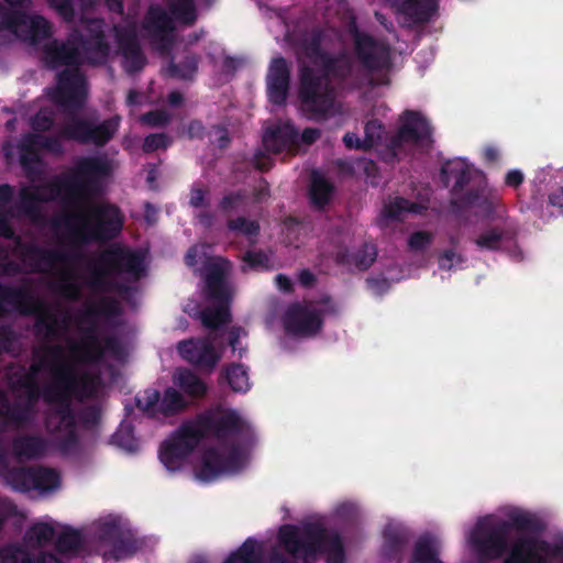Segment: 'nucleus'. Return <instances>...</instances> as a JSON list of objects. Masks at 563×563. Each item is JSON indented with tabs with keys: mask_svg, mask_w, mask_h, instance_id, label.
<instances>
[{
	"mask_svg": "<svg viewBox=\"0 0 563 563\" xmlns=\"http://www.w3.org/2000/svg\"><path fill=\"white\" fill-rule=\"evenodd\" d=\"M47 2L66 22L74 21L75 9L73 0H47Z\"/></svg>",
	"mask_w": 563,
	"mask_h": 563,
	"instance_id": "nucleus-62",
	"label": "nucleus"
},
{
	"mask_svg": "<svg viewBox=\"0 0 563 563\" xmlns=\"http://www.w3.org/2000/svg\"><path fill=\"white\" fill-rule=\"evenodd\" d=\"M252 427L231 408L216 406L205 409L194 418L185 420L158 450V457L166 470L181 468L187 457L205 439H214L222 444L231 440L249 438Z\"/></svg>",
	"mask_w": 563,
	"mask_h": 563,
	"instance_id": "nucleus-3",
	"label": "nucleus"
},
{
	"mask_svg": "<svg viewBox=\"0 0 563 563\" xmlns=\"http://www.w3.org/2000/svg\"><path fill=\"white\" fill-rule=\"evenodd\" d=\"M413 203L402 197H396L393 201L385 205L383 216L389 220H398L405 211H410Z\"/></svg>",
	"mask_w": 563,
	"mask_h": 563,
	"instance_id": "nucleus-57",
	"label": "nucleus"
},
{
	"mask_svg": "<svg viewBox=\"0 0 563 563\" xmlns=\"http://www.w3.org/2000/svg\"><path fill=\"white\" fill-rule=\"evenodd\" d=\"M299 134L295 126L287 122L267 129L263 135V145L266 151L279 154L291 151L298 146Z\"/></svg>",
	"mask_w": 563,
	"mask_h": 563,
	"instance_id": "nucleus-27",
	"label": "nucleus"
},
{
	"mask_svg": "<svg viewBox=\"0 0 563 563\" xmlns=\"http://www.w3.org/2000/svg\"><path fill=\"white\" fill-rule=\"evenodd\" d=\"M376 258V245L365 242L356 252L353 253V266L360 272H364L375 263Z\"/></svg>",
	"mask_w": 563,
	"mask_h": 563,
	"instance_id": "nucleus-48",
	"label": "nucleus"
},
{
	"mask_svg": "<svg viewBox=\"0 0 563 563\" xmlns=\"http://www.w3.org/2000/svg\"><path fill=\"white\" fill-rule=\"evenodd\" d=\"M225 379L235 393H246L251 387L247 367L241 363H231L225 367Z\"/></svg>",
	"mask_w": 563,
	"mask_h": 563,
	"instance_id": "nucleus-42",
	"label": "nucleus"
},
{
	"mask_svg": "<svg viewBox=\"0 0 563 563\" xmlns=\"http://www.w3.org/2000/svg\"><path fill=\"white\" fill-rule=\"evenodd\" d=\"M87 79L79 67L65 68L57 75L55 101L67 114L80 110L87 99Z\"/></svg>",
	"mask_w": 563,
	"mask_h": 563,
	"instance_id": "nucleus-18",
	"label": "nucleus"
},
{
	"mask_svg": "<svg viewBox=\"0 0 563 563\" xmlns=\"http://www.w3.org/2000/svg\"><path fill=\"white\" fill-rule=\"evenodd\" d=\"M20 164L26 176L33 178L40 174L41 156L38 152L20 144Z\"/></svg>",
	"mask_w": 563,
	"mask_h": 563,
	"instance_id": "nucleus-51",
	"label": "nucleus"
},
{
	"mask_svg": "<svg viewBox=\"0 0 563 563\" xmlns=\"http://www.w3.org/2000/svg\"><path fill=\"white\" fill-rule=\"evenodd\" d=\"M161 394L157 389L147 388L143 394L135 397L136 407L148 417H156L158 413Z\"/></svg>",
	"mask_w": 563,
	"mask_h": 563,
	"instance_id": "nucleus-47",
	"label": "nucleus"
},
{
	"mask_svg": "<svg viewBox=\"0 0 563 563\" xmlns=\"http://www.w3.org/2000/svg\"><path fill=\"white\" fill-rule=\"evenodd\" d=\"M97 388L96 377L85 372L78 375L77 390L75 393L76 399L82 400L90 398L95 395Z\"/></svg>",
	"mask_w": 563,
	"mask_h": 563,
	"instance_id": "nucleus-55",
	"label": "nucleus"
},
{
	"mask_svg": "<svg viewBox=\"0 0 563 563\" xmlns=\"http://www.w3.org/2000/svg\"><path fill=\"white\" fill-rule=\"evenodd\" d=\"M512 235H514L512 232H510L506 228L492 227V228L483 231L474 240V243L481 250L499 251L503 246V243L506 240H510L512 238Z\"/></svg>",
	"mask_w": 563,
	"mask_h": 563,
	"instance_id": "nucleus-38",
	"label": "nucleus"
},
{
	"mask_svg": "<svg viewBox=\"0 0 563 563\" xmlns=\"http://www.w3.org/2000/svg\"><path fill=\"white\" fill-rule=\"evenodd\" d=\"M59 474L47 467H34V489L40 492H49L59 486Z\"/></svg>",
	"mask_w": 563,
	"mask_h": 563,
	"instance_id": "nucleus-45",
	"label": "nucleus"
},
{
	"mask_svg": "<svg viewBox=\"0 0 563 563\" xmlns=\"http://www.w3.org/2000/svg\"><path fill=\"white\" fill-rule=\"evenodd\" d=\"M240 463L241 451L235 443L228 446V454L216 446L207 448L202 453L198 477L202 481H212L224 472L238 468Z\"/></svg>",
	"mask_w": 563,
	"mask_h": 563,
	"instance_id": "nucleus-20",
	"label": "nucleus"
},
{
	"mask_svg": "<svg viewBox=\"0 0 563 563\" xmlns=\"http://www.w3.org/2000/svg\"><path fill=\"white\" fill-rule=\"evenodd\" d=\"M174 383L192 398H202L207 394L206 383L189 368H179Z\"/></svg>",
	"mask_w": 563,
	"mask_h": 563,
	"instance_id": "nucleus-36",
	"label": "nucleus"
},
{
	"mask_svg": "<svg viewBox=\"0 0 563 563\" xmlns=\"http://www.w3.org/2000/svg\"><path fill=\"white\" fill-rule=\"evenodd\" d=\"M54 533V528L49 523L37 522L29 528L25 538L30 543L43 545L52 541Z\"/></svg>",
	"mask_w": 563,
	"mask_h": 563,
	"instance_id": "nucleus-50",
	"label": "nucleus"
},
{
	"mask_svg": "<svg viewBox=\"0 0 563 563\" xmlns=\"http://www.w3.org/2000/svg\"><path fill=\"white\" fill-rule=\"evenodd\" d=\"M170 114L165 110H152L141 117L142 123L152 128H163L170 122Z\"/></svg>",
	"mask_w": 563,
	"mask_h": 563,
	"instance_id": "nucleus-60",
	"label": "nucleus"
},
{
	"mask_svg": "<svg viewBox=\"0 0 563 563\" xmlns=\"http://www.w3.org/2000/svg\"><path fill=\"white\" fill-rule=\"evenodd\" d=\"M450 207L454 211H462L476 207L486 217H490L495 212L494 201L483 195V188L479 186L467 189L462 196L457 198H451Z\"/></svg>",
	"mask_w": 563,
	"mask_h": 563,
	"instance_id": "nucleus-31",
	"label": "nucleus"
},
{
	"mask_svg": "<svg viewBox=\"0 0 563 563\" xmlns=\"http://www.w3.org/2000/svg\"><path fill=\"white\" fill-rule=\"evenodd\" d=\"M121 312L120 302L115 298L102 297L98 303L88 306L78 314V322L88 324L82 330L81 342L70 345V352L78 362L97 363L103 358L106 352L114 355L121 352L122 346L117 336H106L101 344L96 327L98 317L113 318L120 316Z\"/></svg>",
	"mask_w": 563,
	"mask_h": 563,
	"instance_id": "nucleus-10",
	"label": "nucleus"
},
{
	"mask_svg": "<svg viewBox=\"0 0 563 563\" xmlns=\"http://www.w3.org/2000/svg\"><path fill=\"white\" fill-rule=\"evenodd\" d=\"M409 563H442L437 540L429 534L421 536L415 544Z\"/></svg>",
	"mask_w": 563,
	"mask_h": 563,
	"instance_id": "nucleus-37",
	"label": "nucleus"
},
{
	"mask_svg": "<svg viewBox=\"0 0 563 563\" xmlns=\"http://www.w3.org/2000/svg\"><path fill=\"white\" fill-rule=\"evenodd\" d=\"M278 543L294 559H316L327 556V563H344L345 551L342 538L319 522H306L301 527L283 525L277 533Z\"/></svg>",
	"mask_w": 563,
	"mask_h": 563,
	"instance_id": "nucleus-7",
	"label": "nucleus"
},
{
	"mask_svg": "<svg viewBox=\"0 0 563 563\" xmlns=\"http://www.w3.org/2000/svg\"><path fill=\"white\" fill-rule=\"evenodd\" d=\"M52 224L54 228L64 225L68 231L70 246L81 251V246L92 242L107 243L114 240L123 229L124 217L118 206L101 202L90 207L88 217L69 212L54 219Z\"/></svg>",
	"mask_w": 563,
	"mask_h": 563,
	"instance_id": "nucleus-6",
	"label": "nucleus"
},
{
	"mask_svg": "<svg viewBox=\"0 0 563 563\" xmlns=\"http://www.w3.org/2000/svg\"><path fill=\"white\" fill-rule=\"evenodd\" d=\"M82 544V538L79 531L67 528L57 538L55 547L59 553H75Z\"/></svg>",
	"mask_w": 563,
	"mask_h": 563,
	"instance_id": "nucleus-46",
	"label": "nucleus"
},
{
	"mask_svg": "<svg viewBox=\"0 0 563 563\" xmlns=\"http://www.w3.org/2000/svg\"><path fill=\"white\" fill-rule=\"evenodd\" d=\"M325 38V31L313 29L299 42L305 56L320 67L318 70L302 64L298 71V99L301 109L313 119L325 118L334 107L335 92L330 78L344 79L352 71L345 53L333 55L323 49Z\"/></svg>",
	"mask_w": 563,
	"mask_h": 563,
	"instance_id": "nucleus-2",
	"label": "nucleus"
},
{
	"mask_svg": "<svg viewBox=\"0 0 563 563\" xmlns=\"http://www.w3.org/2000/svg\"><path fill=\"white\" fill-rule=\"evenodd\" d=\"M400 125L395 134L387 140V150L393 157L405 154L406 145L431 147L433 144V128L429 120L416 110H405L400 115Z\"/></svg>",
	"mask_w": 563,
	"mask_h": 563,
	"instance_id": "nucleus-13",
	"label": "nucleus"
},
{
	"mask_svg": "<svg viewBox=\"0 0 563 563\" xmlns=\"http://www.w3.org/2000/svg\"><path fill=\"white\" fill-rule=\"evenodd\" d=\"M44 59L46 64L56 68L59 66H81V54L75 41V34L67 42L58 43L56 40L44 47Z\"/></svg>",
	"mask_w": 563,
	"mask_h": 563,
	"instance_id": "nucleus-25",
	"label": "nucleus"
},
{
	"mask_svg": "<svg viewBox=\"0 0 563 563\" xmlns=\"http://www.w3.org/2000/svg\"><path fill=\"white\" fill-rule=\"evenodd\" d=\"M21 272V265L10 260L9 256L0 262V275L2 276H15ZM5 305L12 307L21 314L35 316L33 330L37 336L52 341L60 335V323L56 316L36 300L27 287L0 284V318L8 312Z\"/></svg>",
	"mask_w": 563,
	"mask_h": 563,
	"instance_id": "nucleus-8",
	"label": "nucleus"
},
{
	"mask_svg": "<svg viewBox=\"0 0 563 563\" xmlns=\"http://www.w3.org/2000/svg\"><path fill=\"white\" fill-rule=\"evenodd\" d=\"M118 47L122 55V66L128 74L134 75L143 69L146 57L134 32L124 31L119 33Z\"/></svg>",
	"mask_w": 563,
	"mask_h": 563,
	"instance_id": "nucleus-26",
	"label": "nucleus"
},
{
	"mask_svg": "<svg viewBox=\"0 0 563 563\" xmlns=\"http://www.w3.org/2000/svg\"><path fill=\"white\" fill-rule=\"evenodd\" d=\"M121 118L119 115L100 121L97 113L78 115L73 112L68 114L66 122L62 126L60 136L64 140L78 144L103 147L117 134Z\"/></svg>",
	"mask_w": 563,
	"mask_h": 563,
	"instance_id": "nucleus-12",
	"label": "nucleus"
},
{
	"mask_svg": "<svg viewBox=\"0 0 563 563\" xmlns=\"http://www.w3.org/2000/svg\"><path fill=\"white\" fill-rule=\"evenodd\" d=\"M175 19L159 5L148 8L145 15V29L161 41L169 40L176 31Z\"/></svg>",
	"mask_w": 563,
	"mask_h": 563,
	"instance_id": "nucleus-28",
	"label": "nucleus"
},
{
	"mask_svg": "<svg viewBox=\"0 0 563 563\" xmlns=\"http://www.w3.org/2000/svg\"><path fill=\"white\" fill-rule=\"evenodd\" d=\"M512 529L539 533L543 525L536 516L525 511L510 514L509 520L478 521L471 534V542L479 559L498 560L506 552L508 554L503 563H548V556L563 558V539L550 543L537 537L521 536L509 545Z\"/></svg>",
	"mask_w": 563,
	"mask_h": 563,
	"instance_id": "nucleus-1",
	"label": "nucleus"
},
{
	"mask_svg": "<svg viewBox=\"0 0 563 563\" xmlns=\"http://www.w3.org/2000/svg\"><path fill=\"white\" fill-rule=\"evenodd\" d=\"M206 292L207 297L217 305L201 311V323L207 329L218 330L231 322V294L225 282V274L219 265H212L206 275Z\"/></svg>",
	"mask_w": 563,
	"mask_h": 563,
	"instance_id": "nucleus-14",
	"label": "nucleus"
},
{
	"mask_svg": "<svg viewBox=\"0 0 563 563\" xmlns=\"http://www.w3.org/2000/svg\"><path fill=\"white\" fill-rule=\"evenodd\" d=\"M432 238L427 231L413 232L408 239V246L412 251H422L432 242Z\"/></svg>",
	"mask_w": 563,
	"mask_h": 563,
	"instance_id": "nucleus-64",
	"label": "nucleus"
},
{
	"mask_svg": "<svg viewBox=\"0 0 563 563\" xmlns=\"http://www.w3.org/2000/svg\"><path fill=\"white\" fill-rule=\"evenodd\" d=\"M438 10V0H402L399 12L413 24H423L431 20Z\"/></svg>",
	"mask_w": 563,
	"mask_h": 563,
	"instance_id": "nucleus-32",
	"label": "nucleus"
},
{
	"mask_svg": "<svg viewBox=\"0 0 563 563\" xmlns=\"http://www.w3.org/2000/svg\"><path fill=\"white\" fill-rule=\"evenodd\" d=\"M291 69L287 59L283 56L271 60L266 75V90L271 103L284 106L290 89Z\"/></svg>",
	"mask_w": 563,
	"mask_h": 563,
	"instance_id": "nucleus-21",
	"label": "nucleus"
},
{
	"mask_svg": "<svg viewBox=\"0 0 563 563\" xmlns=\"http://www.w3.org/2000/svg\"><path fill=\"white\" fill-rule=\"evenodd\" d=\"M143 272L144 258L140 253L120 246L110 247L99 255L91 271L89 286L102 292L123 294L129 290V287L108 277L128 274L137 280Z\"/></svg>",
	"mask_w": 563,
	"mask_h": 563,
	"instance_id": "nucleus-11",
	"label": "nucleus"
},
{
	"mask_svg": "<svg viewBox=\"0 0 563 563\" xmlns=\"http://www.w3.org/2000/svg\"><path fill=\"white\" fill-rule=\"evenodd\" d=\"M179 355L198 368L213 369L220 361L213 344L205 338L188 339L177 345Z\"/></svg>",
	"mask_w": 563,
	"mask_h": 563,
	"instance_id": "nucleus-23",
	"label": "nucleus"
},
{
	"mask_svg": "<svg viewBox=\"0 0 563 563\" xmlns=\"http://www.w3.org/2000/svg\"><path fill=\"white\" fill-rule=\"evenodd\" d=\"M410 540V531L397 523H388L384 530L383 554L388 560L401 558L406 544Z\"/></svg>",
	"mask_w": 563,
	"mask_h": 563,
	"instance_id": "nucleus-30",
	"label": "nucleus"
},
{
	"mask_svg": "<svg viewBox=\"0 0 563 563\" xmlns=\"http://www.w3.org/2000/svg\"><path fill=\"white\" fill-rule=\"evenodd\" d=\"M102 20L88 21L84 33H76L75 41L81 54V65L103 66L108 63L111 46Z\"/></svg>",
	"mask_w": 563,
	"mask_h": 563,
	"instance_id": "nucleus-17",
	"label": "nucleus"
},
{
	"mask_svg": "<svg viewBox=\"0 0 563 563\" xmlns=\"http://www.w3.org/2000/svg\"><path fill=\"white\" fill-rule=\"evenodd\" d=\"M227 228L231 232L240 233L249 239L256 238L260 234V223L245 217H238L227 221Z\"/></svg>",
	"mask_w": 563,
	"mask_h": 563,
	"instance_id": "nucleus-49",
	"label": "nucleus"
},
{
	"mask_svg": "<svg viewBox=\"0 0 563 563\" xmlns=\"http://www.w3.org/2000/svg\"><path fill=\"white\" fill-rule=\"evenodd\" d=\"M111 442L128 451L135 452L137 450V443L130 430H119L111 437Z\"/></svg>",
	"mask_w": 563,
	"mask_h": 563,
	"instance_id": "nucleus-61",
	"label": "nucleus"
},
{
	"mask_svg": "<svg viewBox=\"0 0 563 563\" xmlns=\"http://www.w3.org/2000/svg\"><path fill=\"white\" fill-rule=\"evenodd\" d=\"M12 453L20 460H37L48 450V441L38 434H22L13 438Z\"/></svg>",
	"mask_w": 563,
	"mask_h": 563,
	"instance_id": "nucleus-29",
	"label": "nucleus"
},
{
	"mask_svg": "<svg viewBox=\"0 0 563 563\" xmlns=\"http://www.w3.org/2000/svg\"><path fill=\"white\" fill-rule=\"evenodd\" d=\"M247 198L243 189L232 190L225 194L219 202V210L225 214L238 211Z\"/></svg>",
	"mask_w": 563,
	"mask_h": 563,
	"instance_id": "nucleus-52",
	"label": "nucleus"
},
{
	"mask_svg": "<svg viewBox=\"0 0 563 563\" xmlns=\"http://www.w3.org/2000/svg\"><path fill=\"white\" fill-rule=\"evenodd\" d=\"M112 175L111 161L106 155L84 156L77 159L71 174L59 184L22 187L10 216L25 217L36 223L43 219L42 202L53 200L65 191V202L77 206L89 196L97 194L101 183Z\"/></svg>",
	"mask_w": 563,
	"mask_h": 563,
	"instance_id": "nucleus-4",
	"label": "nucleus"
},
{
	"mask_svg": "<svg viewBox=\"0 0 563 563\" xmlns=\"http://www.w3.org/2000/svg\"><path fill=\"white\" fill-rule=\"evenodd\" d=\"M3 553L4 563H37V559L19 545H9Z\"/></svg>",
	"mask_w": 563,
	"mask_h": 563,
	"instance_id": "nucleus-56",
	"label": "nucleus"
},
{
	"mask_svg": "<svg viewBox=\"0 0 563 563\" xmlns=\"http://www.w3.org/2000/svg\"><path fill=\"white\" fill-rule=\"evenodd\" d=\"M53 382L43 387V399L55 405L44 415V428L60 453H69L78 444L76 417L71 399L77 390L78 373L65 357L53 367Z\"/></svg>",
	"mask_w": 563,
	"mask_h": 563,
	"instance_id": "nucleus-5",
	"label": "nucleus"
},
{
	"mask_svg": "<svg viewBox=\"0 0 563 563\" xmlns=\"http://www.w3.org/2000/svg\"><path fill=\"white\" fill-rule=\"evenodd\" d=\"M139 542L130 531L122 530L112 543V555L119 561L132 556L139 550Z\"/></svg>",
	"mask_w": 563,
	"mask_h": 563,
	"instance_id": "nucleus-44",
	"label": "nucleus"
},
{
	"mask_svg": "<svg viewBox=\"0 0 563 563\" xmlns=\"http://www.w3.org/2000/svg\"><path fill=\"white\" fill-rule=\"evenodd\" d=\"M334 186L324 176L318 172L311 174V183L309 188V197L311 205L317 210H323L332 199Z\"/></svg>",
	"mask_w": 563,
	"mask_h": 563,
	"instance_id": "nucleus-34",
	"label": "nucleus"
},
{
	"mask_svg": "<svg viewBox=\"0 0 563 563\" xmlns=\"http://www.w3.org/2000/svg\"><path fill=\"white\" fill-rule=\"evenodd\" d=\"M168 12L183 25L191 26L198 19L195 0H166Z\"/></svg>",
	"mask_w": 563,
	"mask_h": 563,
	"instance_id": "nucleus-39",
	"label": "nucleus"
},
{
	"mask_svg": "<svg viewBox=\"0 0 563 563\" xmlns=\"http://www.w3.org/2000/svg\"><path fill=\"white\" fill-rule=\"evenodd\" d=\"M5 482L15 492L34 489V467H12L5 474Z\"/></svg>",
	"mask_w": 563,
	"mask_h": 563,
	"instance_id": "nucleus-40",
	"label": "nucleus"
},
{
	"mask_svg": "<svg viewBox=\"0 0 563 563\" xmlns=\"http://www.w3.org/2000/svg\"><path fill=\"white\" fill-rule=\"evenodd\" d=\"M199 57L189 54L178 63H170L168 66V75L174 78L191 80L198 71Z\"/></svg>",
	"mask_w": 563,
	"mask_h": 563,
	"instance_id": "nucleus-43",
	"label": "nucleus"
},
{
	"mask_svg": "<svg viewBox=\"0 0 563 563\" xmlns=\"http://www.w3.org/2000/svg\"><path fill=\"white\" fill-rule=\"evenodd\" d=\"M223 563H264V551L254 538H247Z\"/></svg>",
	"mask_w": 563,
	"mask_h": 563,
	"instance_id": "nucleus-35",
	"label": "nucleus"
},
{
	"mask_svg": "<svg viewBox=\"0 0 563 563\" xmlns=\"http://www.w3.org/2000/svg\"><path fill=\"white\" fill-rule=\"evenodd\" d=\"M187 407V402L180 391L174 387H167L159 399L158 413L163 417L178 415Z\"/></svg>",
	"mask_w": 563,
	"mask_h": 563,
	"instance_id": "nucleus-41",
	"label": "nucleus"
},
{
	"mask_svg": "<svg viewBox=\"0 0 563 563\" xmlns=\"http://www.w3.org/2000/svg\"><path fill=\"white\" fill-rule=\"evenodd\" d=\"M172 143V139L165 133H153L145 136L142 151L144 153H153L157 150H165Z\"/></svg>",
	"mask_w": 563,
	"mask_h": 563,
	"instance_id": "nucleus-58",
	"label": "nucleus"
},
{
	"mask_svg": "<svg viewBox=\"0 0 563 563\" xmlns=\"http://www.w3.org/2000/svg\"><path fill=\"white\" fill-rule=\"evenodd\" d=\"M14 250L32 273H43L60 266L62 280L56 287V292L69 300L79 298L80 290L78 285L73 282L71 267L84 258L81 251L73 249L70 245L66 250L46 249L34 242H25L22 238H16Z\"/></svg>",
	"mask_w": 563,
	"mask_h": 563,
	"instance_id": "nucleus-9",
	"label": "nucleus"
},
{
	"mask_svg": "<svg viewBox=\"0 0 563 563\" xmlns=\"http://www.w3.org/2000/svg\"><path fill=\"white\" fill-rule=\"evenodd\" d=\"M58 322L60 323V325H59L60 335L57 339H55V341L60 339V336L68 329L67 318L58 320ZM35 336L47 342V344H44V345H42L37 349H34L32 351L33 361L29 366V371L25 373L32 379H36L37 375L44 369H51V372L53 373V367L56 365V363L62 361L65 356V349L63 345L49 344L51 341H47V340L43 339L42 336H37L36 334H35ZM52 342H54V340H52Z\"/></svg>",
	"mask_w": 563,
	"mask_h": 563,
	"instance_id": "nucleus-22",
	"label": "nucleus"
},
{
	"mask_svg": "<svg viewBox=\"0 0 563 563\" xmlns=\"http://www.w3.org/2000/svg\"><path fill=\"white\" fill-rule=\"evenodd\" d=\"M242 271L245 272L246 267L254 271H268L271 268L269 257L263 251H246L242 257Z\"/></svg>",
	"mask_w": 563,
	"mask_h": 563,
	"instance_id": "nucleus-54",
	"label": "nucleus"
},
{
	"mask_svg": "<svg viewBox=\"0 0 563 563\" xmlns=\"http://www.w3.org/2000/svg\"><path fill=\"white\" fill-rule=\"evenodd\" d=\"M283 324L288 334L311 336L321 330L323 319L319 310L307 305L295 302L286 310Z\"/></svg>",
	"mask_w": 563,
	"mask_h": 563,
	"instance_id": "nucleus-19",
	"label": "nucleus"
},
{
	"mask_svg": "<svg viewBox=\"0 0 563 563\" xmlns=\"http://www.w3.org/2000/svg\"><path fill=\"white\" fill-rule=\"evenodd\" d=\"M8 31L16 37L37 44L52 36V25L42 15H29L0 4V33Z\"/></svg>",
	"mask_w": 563,
	"mask_h": 563,
	"instance_id": "nucleus-15",
	"label": "nucleus"
},
{
	"mask_svg": "<svg viewBox=\"0 0 563 563\" xmlns=\"http://www.w3.org/2000/svg\"><path fill=\"white\" fill-rule=\"evenodd\" d=\"M53 124V117L44 111H38L30 120V125L35 133L49 131Z\"/></svg>",
	"mask_w": 563,
	"mask_h": 563,
	"instance_id": "nucleus-63",
	"label": "nucleus"
},
{
	"mask_svg": "<svg viewBox=\"0 0 563 563\" xmlns=\"http://www.w3.org/2000/svg\"><path fill=\"white\" fill-rule=\"evenodd\" d=\"M385 126L377 119H373L366 122L364 126V139L363 145L368 150L379 144L385 135Z\"/></svg>",
	"mask_w": 563,
	"mask_h": 563,
	"instance_id": "nucleus-53",
	"label": "nucleus"
},
{
	"mask_svg": "<svg viewBox=\"0 0 563 563\" xmlns=\"http://www.w3.org/2000/svg\"><path fill=\"white\" fill-rule=\"evenodd\" d=\"M35 416L24 406L20 400L9 402L5 398H2L0 406V422L3 424H14L16 427H23L31 423Z\"/></svg>",
	"mask_w": 563,
	"mask_h": 563,
	"instance_id": "nucleus-33",
	"label": "nucleus"
},
{
	"mask_svg": "<svg viewBox=\"0 0 563 563\" xmlns=\"http://www.w3.org/2000/svg\"><path fill=\"white\" fill-rule=\"evenodd\" d=\"M473 174L472 167L462 158L448 159L440 169L444 187H449L450 181L454 180L450 189L451 198H457L466 191L465 188L471 184Z\"/></svg>",
	"mask_w": 563,
	"mask_h": 563,
	"instance_id": "nucleus-24",
	"label": "nucleus"
},
{
	"mask_svg": "<svg viewBox=\"0 0 563 563\" xmlns=\"http://www.w3.org/2000/svg\"><path fill=\"white\" fill-rule=\"evenodd\" d=\"M123 529L115 520L100 522L97 527V537L102 542L113 543Z\"/></svg>",
	"mask_w": 563,
	"mask_h": 563,
	"instance_id": "nucleus-59",
	"label": "nucleus"
},
{
	"mask_svg": "<svg viewBox=\"0 0 563 563\" xmlns=\"http://www.w3.org/2000/svg\"><path fill=\"white\" fill-rule=\"evenodd\" d=\"M349 32L353 38L355 57L363 69L378 73L390 67V48L386 43L361 31L355 22H352Z\"/></svg>",
	"mask_w": 563,
	"mask_h": 563,
	"instance_id": "nucleus-16",
	"label": "nucleus"
}]
</instances>
